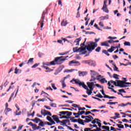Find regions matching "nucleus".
<instances>
[{
	"label": "nucleus",
	"mask_w": 131,
	"mask_h": 131,
	"mask_svg": "<svg viewBox=\"0 0 131 131\" xmlns=\"http://www.w3.org/2000/svg\"><path fill=\"white\" fill-rule=\"evenodd\" d=\"M86 45L84 47H81L78 48V52H82V51H85V50H87L89 52H92L93 50H95V48H97V45H93L92 43L88 44V42L86 43Z\"/></svg>",
	"instance_id": "obj_1"
},
{
	"label": "nucleus",
	"mask_w": 131,
	"mask_h": 131,
	"mask_svg": "<svg viewBox=\"0 0 131 131\" xmlns=\"http://www.w3.org/2000/svg\"><path fill=\"white\" fill-rule=\"evenodd\" d=\"M68 58V56L65 57V56H60L57 57L55 58V59L53 60V62L55 63L56 64H57L58 65H60L63 63V61H65L66 60V58Z\"/></svg>",
	"instance_id": "obj_2"
},
{
	"label": "nucleus",
	"mask_w": 131,
	"mask_h": 131,
	"mask_svg": "<svg viewBox=\"0 0 131 131\" xmlns=\"http://www.w3.org/2000/svg\"><path fill=\"white\" fill-rule=\"evenodd\" d=\"M116 82H117V83L120 84V88H126L127 86H128V85H126L125 84H131V83L126 82L125 81H123L121 80H116Z\"/></svg>",
	"instance_id": "obj_3"
},
{
	"label": "nucleus",
	"mask_w": 131,
	"mask_h": 131,
	"mask_svg": "<svg viewBox=\"0 0 131 131\" xmlns=\"http://www.w3.org/2000/svg\"><path fill=\"white\" fill-rule=\"evenodd\" d=\"M76 84H78L79 86H82L83 89L85 90H88L89 88H88V86L85 84H84V82L80 81V80H78V81L76 82Z\"/></svg>",
	"instance_id": "obj_4"
},
{
	"label": "nucleus",
	"mask_w": 131,
	"mask_h": 131,
	"mask_svg": "<svg viewBox=\"0 0 131 131\" xmlns=\"http://www.w3.org/2000/svg\"><path fill=\"white\" fill-rule=\"evenodd\" d=\"M84 62H85V64H88V65L90 66H93L94 67L96 66V62L93 60H84Z\"/></svg>",
	"instance_id": "obj_5"
},
{
	"label": "nucleus",
	"mask_w": 131,
	"mask_h": 131,
	"mask_svg": "<svg viewBox=\"0 0 131 131\" xmlns=\"http://www.w3.org/2000/svg\"><path fill=\"white\" fill-rule=\"evenodd\" d=\"M87 85L88 86V88H89L90 90H94V85H95V82H88Z\"/></svg>",
	"instance_id": "obj_6"
},
{
	"label": "nucleus",
	"mask_w": 131,
	"mask_h": 131,
	"mask_svg": "<svg viewBox=\"0 0 131 131\" xmlns=\"http://www.w3.org/2000/svg\"><path fill=\"white\" fill-rule=\"evenodd\" d=\"M100 38H99L98 39H95V42H93V41L88 42V45H90V43H92V45H96V47H98V44L97 43V42H98V41H99V40H100Z\"/></svg>",
	"instance_id": "obj_7"
},
{
	"label": "nucleus",
	"mask_w": 131,
	"mask_h": 131,
	"mask_svg": "<svg viewBox=\"0 0 131 131\" xmlns=\"http://www.w3.org/2000/svg\"><path fill=\"white\" fill-rule=\"evenodd\" d=\"M52 118L53 119L54 121H56V122H57V123H59V122H60V120H59L57 115H53Z\"/></svg>",
	"instance_id": "obj_8"
},
{
	"label": "nucleus",
	"mask_w": 131,
	"mask_h": 131,
	"mask_svg": "<svg viewBox=\"0 0 131 131\" xmlns=\"http://www.w3.org/2000/svg\"><path fill=\"white\" fill-rule=\"evenodd\" d=\"M99 19H100L101 21H102L103 20H106V19H109V15L107 14L104 16H102L99 17Z\"/></svg>",
	"instance_id": "obj_9"
},
{
	"label": "nucleus",
	"mask_w": 131,
	"mask_h": 131,
	"mask_svg": "<svg viewBox=\"0 0 131 131\" xmlns=\"http://www.w3.org/2000/svg\"><path fill=\"white\" fill-rule=\"evenodd\" d=\"M102 10H103V12H105V13H109V10H108V8H107V6H103Z\"/></svg>",
	"instance_id": "obj_10"
},
{
	"label": "nucleus",
	"mask_w": 131,
	"mask_h": 131,
	"mask_svg": "<svg viewBox=\"0 0 131 131\" xmlns=\"http://www.w3.org/2000/svg\"><path fill=\"white\" fill-rule=\"evenodd\" d=\"M79 76H84V75H86L88 74V73L86 72H81V71H79Z\"/></svg>",
	"instance_id": "obj_11"
},
{
	"label": "nucleus",
	"mask_w": 131,
	"mask_h": 131,
	"mask_svg": "<svg viewBox=\"0 0 131 131\" xmlns=\"http://www.w3.org/2000/svg\"><path fill=\"white\" fill-rule=\"evenodd\" d=\"M31 121H33L34 122H35V123H38L39 121H41L40 119L38 118H35L34 119H31Z\"/></svg>",
	"instance_id": "obj_12"
},
{
	"label": "nucleus",
	"mask_w": 131,
	"mask_h": 131,
	"mask_svg": "<svg viewBox=\"0 0 131 131\" xmlns=\"http://www.w3.org/2000/svg\"><path fill=\"white\" fill-rule=\"evenodd\" d=\"M80 40H81V38L80 37L79 38H77L74 41V42L76 43V46H79V42L80 41Z\"/></svg>",
	"instance_id": "obj_13"
},
{
	"label": "nucleus",
	"mask_w": 131,
	"mask_h": 131,
	"mask_svg": "<svg viewBox=\"0 0 131 131\" xmlns=\"http://www.w3.org/2000/svg\"><path fill=\"white\" fill-rule=\"evenodd\" d=\"M67 120H63L62 121H59V123H62V124H60V125H65V126H67V124H66V121Z\"/></svg>",
	"instance_id": "obj_14"
},
{
	"label": "nucleus",
	"mask_w": 131,
	"mask_h": 131,
	"mask_svg": "<svg viewBox=\"0 0 131 131\" xmlns=\"http://www.w3.org/2000/svg\"><path fill=\"white\" fill-rule=\"evenodd\" d=\"M78 123L82 125H84V121L81 119H78Z\"/></svg>",
	"instance_id": "obj_15"
},
{
	"label": "nucleus",
	"mask_w": 131,
	"mask_h": 131,
	"mask_svg": "<svg viewBox=\"0 0 131 131\" xmlns=\"http://www.w3.org/2000/svg\"><path fill=\"white\" fill-rule=\"evenodd\" d=\"M103 98H104L105 99H117V98L116 97L109 96L108 95H105V96H103Z\"/></svg>",
	"instance_id": "obj_16"
},
{
	"label": "nucleus",
	"mask_w": 131,
	"mask_h": 131,
	"mask_svg": "<svg viewBox=\"0 0 131 131\" xmlns=\"http://www.w3.org/2000/svg\"><path fill=\"white\" fill-rule=\"evenodd\" d=\"M110 82H111V83H113V84L115 85V86H120V84H119V83L117 84L116 82L112 80H111Z\"/></svg>",
	"instance_id": "obj_17"
},
{
	"label": "nucleus",
	"mask_w": 131,
	"mask_h": 131,
	"mask_svg": "<svg viewBox=\"0 0 131 131\" xmlns=\"http://www.w3.org/2000/svg\"><path fill=\"white\" fill-rule=\"evenodd\" d=\"M45 64L46 66H51V65H56V63H54V61H52L50 62H46Z\"/></svg>",
	"instance_id": "obj_18"
},
{
	"label": "nucleus",
	"mask_w": 131,
	"mask_h": 131,
	"mask_svg": "<svg viewBox=\"0 0 131 131\" xmlns=\"http://www.w3.org/2000/svg\"><path fill=\"white\" fill-rule=\"evenodd\" d=\"M43 68H44L45 69H46V70H47V71H46L45 72H50L51 71H53V70L50 69V68H49L47 66H43Z\"/></svg>",
	"instance_id": "obj_19"
},
{
	"label": "nucleus",
	"mask_w": 131,
	"mask_h": 131,
	"mask_svg": "<svg viewBox=\"0 0 131 131\" xmlns=\"http://www.w3.org/2000/svg\"><path fill=\"white\" fill-rule=\"evenodd\" d=\"M93 91H94V90H89V89L86 90V93L88 94V96H91V95L93 94Z\"/></svg>",
	"instance_id": "obj_20"
},
{
	"label": "nucleus",
	"mask_w": 131,
	"mask_h": 131,
	"mask_svg": "<svg viewBox=\"0 0 131 131\" xmlns=\"http://www.w3.org/2000/svg\"><path fill=\"white\" fill-rule=\"evenodd\" d=\"M101 46L102 47H109V44L107 43V41H104L101 43Z\"/></svg>",
	"instance_id": "obj_21"
},
{
	"label": "nucleus",
	"mask_w": 131,
	"mask_h": 131,
	"mask_svg": "<svg viewBox=\"0 0 131 131\" xmlns=\"http://www.w3.org/2000/svg\"><path fill=\"white\" fill-rule=\"evenodd\" d=\"M97 121H99L100 122H101V120H99V119L95 118L91 122V123H92L93 124H95L96 123H97Z\"/></svg>",
	"instance_id": "obj_22"
},
{
	"label": "nucleus",
	"mask_w": 131,
	"mask_h": 131,
	"mask_svg": "<svg viewBox=\"0 0 131 131\" xmlns=\"http://www.w3.org/2000/svg\"><path fill=\"white\" fill-rule=\"evenodd\" d=\"M66 114H67V115L66 116L69 119V117H70V116H71V115H72V112H69V111H67Z\"/></svg>",
	"instance_id": "obj_23"
},
{
	"label": "nucleus",
	"mask_w": 131,
	"mask_h": 131,
	"mask_svg": "<svg viewBox=\"0 0 131 131\" xmlns=\"http://www.w3.org/2000/svg\"><path fill=\"white\" fill-rule=\"evenodd\" d=\"M5 111H6L5 115H8L9 112H11V111H12V110L10 108H6L5 109Z\"/></svg>",
	"instance_id": "obj_24"
},
{
	"label": "nucleus",
	"mask_w": 131,
	"mask_h": 131,
	"mask_svg": "<svg viewBox=\"0 0 131 131\" xmlns=\"http://www.w3.org/2000/svg\"><path fill=\"white\" fill-rule=\"evenodd\" d=\"M71 64H79V62L75 60H72L69 62V65H71Z\"/></svg>",
	"instance_id": "obj_25"
},
{
	"label": "nucleus",
	"mask_w": 131,
	"mask_h": 131,
	"mask_svg": "<svg viewBox=\"0 0 131 131\" xmlns=\"http://www.w3.org/2000/svg\"><path fill=\"white\" fill-rule=\"evenodd\" d=\"M73 115H75V118H79V112H78V113H73Z\"/></svg>",
	"instance_id": "obj_26"
},
{
	"label": "nucleus",
	"mask_w": 131,
	"mask_h": 131,
	"mask_svg": "<svg viewBox=\"0 0 131 131\" xmlns=\"http://www.w3.org/2000/svg\"><path fill=\"white\" fill-rule=\"evenodd\" d=\"M68 23H66V21H65L64 19L62 20L61 23V26H66Z\"/></svg>",
	"instance_id": "obj_27"
},
{
	"label": "nucleus",
	"mask_w": 131,
	"mask_h": 131,
	"mask_svg": "<svg viewBox=\"0 0 131 131\" xmlns=\"http://www.w3.org/2000/svg\"><path fill=\"white\" fill-rule=\"evenodd\" d=\"M108 42H109V43H114V42H119V40H116L114 41L113 40H109L108 41Z\"/></svg>",
	"instance_id": "obj_28"
},
{
	"label": "nucleus",
	"mask_w": 131,
	"mask_h": 131,
	"mask_svg": "<svg viewBox=\"0 0 131 131\" xmlns=\"http://www.w3.org/2000/svg\"><path fill=\"white\" fill-rule=\"evenodd\" d=\"M74 118H75V117L70 119V120H71L72 122H78V119L77 120Z\"/></svg>",
	"instance_id": "obj_29"
},
{
	"label": "nucleus",
	"mask_w": 131,
	"mask_h": 131,
	"mask_svg": "<svg viewBox=\"0 0 131 131\" xmlns=\"http://www.w3.org/2000/svg\"><path fill=\"white\" fill-rule=\"evenodd\" d=\"M102 129H106V130H108L109 131L110 127H109L108 126H102Z\"/></svg>",
	"instance_id": "obj_30"
},
{
	"label": "nucleus",
	"mask_w": 131,
	"mask_h": 131,
	"mask_svg": "<svg viewBox=\"0 0 131 131\" xmlns=\"http://www.w3.org/2000/svg\"><path fill=\"white\" fill-rule=\"evenodd\" d=\"M40 123L38 124V125L39 126H42V127H43L45 126V123L41 120V121H39Z\"/></svg>",
	"instance_id": "obj_31"
},
{
	"label": "nucleus",
	"mask_w": 131,
	"mask_h": 131,
	"mask_svg": "<svg viewBox=\"0 0 131 131\" xmlns=\"http://www.w3.org/2000/svg\"><path fill=\"white\" fill-rule=\"evenodd\" d=\"M100 82L101 83H105V82L107 83V81L105 78H102L101 80H100Z\"/></svg>",
	"instance_id": "obj_32"
},
{
	"label": "nucleus",
	"mask_w": 131,
	"mask_h": 131,
	"mask_svg": "<svg viewBox=\"0 0 131 131\" xmlns=\"http://www.w3.org/2000/svg\"><path fill=\"white\" fill-rule=\"evenodd\" d=\"M119 75H118L117 74H113V77L114 78H115V79H119Z\"/></svg>",
	"instance_id": "obj_33"
},
{
	"label": "nucleus",
	"mask_w": 131,
	"mask_h": 131,
	"mask_svg": "<svg viewBox=\"0 0 131 131\" xmlns=\"http://www.w3.org/2000/svg\"><path fill=\"white\" fill-rule=\"evenodd\" d=\"M45 115H49V116H52V113L51 112L47 111L46 110H45Z\"/></svg>",
	"instance_id": "obj_34"
},
{
	"label": "nucleus",
	"mask_w": 131,
	"mask_h": 131,
	"mask_svg": "<svg viewBox=\"0 0 131 131\" xmlns=\"http://www.w3.org/2000/svg\"><path fill=\"white\" fill-rule=\"evenodd\" d=\"M116 125L119 127V128H124V126L123 125H122L121 124H117Z\"/></svg>",
	"instance_id": "obj_35"
},
{
	"label": "nucleus",
	"mask_w": 131,
	"mask_h": 131,
	"mask_svg": "<svg viewBox=\"0 0 131 131\" xmlns=\"http://www.w3.org/2000/svg\"><path fill=\"white\" fill-rule=\"evenodd\" d=\"M91 121H92V120L86 118H85V120H84V122H85L86 123H89V122H91Z\"/></svg>",
	"instance_id": "obj_36"
},
{
	"label": "nucleus",
	"mask_w": 131,
	"mask_h": 131,
	"mask_svg": "<svg viewBox=\"0 0 131 131\" xmlns=\"http://www.w3.org/2000/svg\"><path fill=\"white\" fill-rule=\"evenodd\" d=\"M73 51L74 53H77V52H78V47L73 48Z\"/></svg>",
	"instance_id": "obj_37"
},
{
	"label": "nucleus",
	"mask_w": 131,
	"mask_h": 131,
	"mask_svg": "<svg viewBox=\"0 0 131 131\" xmlns=\"http://www.w3.org/2000/svg\"><path fill=\"white\" fill-rule=\"evenodd\" d=\"M102 53H103V54H105V55H106V56H110V54L109 53H108V52L106 50H103Z\"/></svg>",
	"instance_id": "obj_38"
},
{
	"label": "nucleus",
	"mask_w": 131,
	"mask_h": 131,
	"mask_svg": "<svg viewBox=\"0 0 131 131\" xmlns=\"http://www.w3.org/2000/svg\"><path fill=\"white\" fill-rule=\"evenodd\" d=\"M95 97H97L98 98H100V99L104 98V96H102L101 93H99V94L95 95Z\"/></svg>",
	"instance_id": "obj_39"
},
{
	"label": "nucleus",
	"mask_w": 131,
	"mask_h": 131,
	"mask_svg": "<svg viewBox=\"0 0 131 131\" xmlns=\"http://www.w3.org/2000/svg\"><path fill=\"white\" fill-rule=\"evenodd\" d=\"M33 58H30L28 62H27V64H29V63H33Z\"/></svg>",
	"instance_id": "obj_40"
},
{
	"label": "nucleus",
	"mask_w": 131,
	"mask_h": 131,
	"mask_svg": "<svg viewBox=\"0 0 131 131\" xmlns=\"http://www.w3.org/2000/svg\"><path fill=\"white\" fill-rule=\"evenodd\" d=\"M85 41H86V38H85V40L84 41V42H83V43H81L80 45V47H82V48H83V47H85Z\"/></svg>",
	"instance_id": "obj_41"
},
{
	"label": "nucleus",
	"mask_w": 131,
	"mask_h": 131,
	"mask_svg": "<svg viewBox=\"0 0 131 131\" xmlns=\"http://www.w3.org/2000/svg\"><path fill=\"white\" fill-rule=\"evenodd\" d=\"M35 114V112L33 111L32 114H28V117H30V116H34V114Z\"/></svg>",
	"instance_id": "obj_42"
},
{
	"label": "nucleus",
	"mask_w": 131,
	"mask_h": 131,
	"mask_svg": "<svg viewBox=\"0 0 131 131\" xmlns=\"http://www.w3.org/2000/svg\"><path fill=\"white\" fill-rule=\"evenodd\" d=\"M124 46H128L129 47H130V42H128V41H125L124 43Z\"/></svg>",
	"instance_id": "obj_43"
},
{
	"label": "nucleus",
	"mask_w": 131,
	"mask_h": 131,
	"mask_svg": "<svg viewBox=\"0 0 131 131\" xmlns=\"http://www.w3.org/2000/svg\"><path fill=\"white\" fill-rule=\"evenodd\" d=\"M45 16H46V12H43L42 14V16L41 17V20H44Z\"/></svg>",
	"instance_id": "obj_44"
},
{
	"label": "nucleus",
	"mask_w": 131,
	"mask_h": 131,
	"mask_svg": "<svg viewBox=\"0 0 131 131\" xmlns=\"http://www.w3.org/2000/svg\"><path fill=\"white\" fill-rule=\"evenodd\" d=\"M50 105L51 107H57V104L55 103H50Z\"/></svg>",
	"instance_id": "obj_45"
},
{
	"label": "nucleus",
	"mask_w": 131,
	"mask_h": 131,
	"mask_svg": "<svg viewBox=\"0 0 131 131\" xmlns=\"http://www.w3.org/2000/svg\"><path fill=\"white\" fill-rule=\"evenodd\" d=\"M101 51V47H98L96 49H95V52H97L99 53Z\"/></svg>",
	"instance_id": "obj_46"
},
{
	"label": "nucleus",
	"mask_w": 131,
	"mask_h": 131,
	"mask_svg": "<svg viewBox=\"0 0 131 131\" xmlns=\"http://www.w3.org/2000/svg\"><path fill=\"white\" fill-rule=\"evenodd\" d=\"M47 119L48 120V121H50V122H51L53 120L52 118L50 116H47Z\"/></svg>",
	"instance_id": "obj_47"
},
{
	"label": "nucleus",
	"mask_w": 131,
	"mask_h": 131,
	"mask_svg": "<svg viewBox=\"0 0 131 131\" xmlns=\"http://www.w3.org/2000/svg\"><path fill=\"white\" fill-rule=\"evenodd\" d=\"M32 126V128L33 129H34V130H36V127H37V125L36 124H33V126Z\"/></svg>",
	"instance_id": "obj_48"
},
{
	"label": "nucleus",
	"mask_w": 131,
	"mask_h": 131,
	"mask_svg": "<svg viewBox=\"0 0 131 131\" xmlns=\"http://www.w3.org/2000/svg\"><path fill=\"white\" fill-rule=\"evenodd\" d=\"M19 71H20V70L18 69L17 68H16L15 69L14 73H15V74H17V73H19Z\"/></svg>",
	"instance_id": "obj_49"
},
{
	"label": "nucleus",
	"mask_w": 131,
	"mask_h": 131,
	"mask_svg": "<svg viewBox=\"0 0 131 131\" xmlns=\"http://www.w3.org/2000/svg\"><path fill=\"white\" fill-rule=\"evenodd\" d=\"M94 27H96V28L97 29H98V30H100L101 31H102V29H100V28H99V27H98V25H97L96 24H94Z\"/></svg>",
	"instance_id": "obj_50"
},
{
	"label": "nucleus",
	"mask_w": 131,
	"mask_h": 131,
	"mask_svg": "<svg viewBox=\"0 0 131 131\" xmlns=\"http://www.w3.org/2000/svg\"><path fill=\"white\" fill-rule=\"evenodd\" d=\"M63 78H64L63 79H61L60 81V82H61L62 84L65 83V79L67 78V77H64Z\"/></svg>",
	"instance_id": "obj_51"
},
{
	"label": "nucleus",
	"mask_w": 131,
	"mask_h": 131,
	"mask_svg": "<svg viewBox=\"0 0 131 131\" xmlns=\"http://www.w3.org/2000/svg\"><path fill=\"white\" fill-rule=\"evenodd\" d=\"M91 129H93V127L91 128H84V131H90Z\"/></svg>",
	"instance_id": "obj_52"
},
{
	"label": "nucleus",
	"mask_w": 131,
	"mask_h": 131,
	"mask_svg": "<svg viewBox=\"0 0 131 131\" xmlns=\"http://www.w3.org/2000/svg\"><path fill=\"white\" fill-rule=\"evenodd\" d=\"M60 114L61 115H65L67 113V111H62V112H59Z\"/></svg>",
	"instance_id": "obj_53"
},
{
	"label": "nucleus",
	"mask_w": 131,
	"mask_h": 131,
	"mask_svg": "<svg viewBox=\"0 0 131 131\" xmlns=\"http://www.w3.org/2000/svg\"><path fill=\"white\" fill-rule=\"evenodd\" d=\"M97 124H98L99 127H102V124L101 123V122H100V121H97Z\"/></svg>",
	"instance_id": "obj_54"
},
{
	"label": "nucleus",
	"mask_w": 131,
	"mask_h": 131,
	"mask_svg": "<svg viewBox=\"0 0 131 131\" xmlns=\"http://www.w3.org/2000/svg\"><path fill=\"white\" fill-rule=\"evenodd\" d=\"M119 107H125V106H126V104H124V103H121L120 104H118Z\"/></svg>",
	"instance_id": "obj_55"
},
{
	"label": "nucleus",
	"mask_w": 131,
	"mask_h": 131,
	"mask_svg": "<svg viewBox=\"0 0 131 131\" xmlns=\"http://www.w3.org/2000/svg\"><path fill=\"white\" fill-rule=\"evenodd\" d=\"M38 57H39V58H41V56H43V53H42L41 52H38Z\"/></svg>",
	"instance_id": "obj_56"
},
{
	"label": "nucleus",
	"mask_w": 131,
	"mask_h": 131,
	"mask_svg": "<svg viewBox=\"0 0 131 131\" xmlns=\"http://www.w3.org/2000/svg\"><path fill=\"white\" fill-rule=\"evenodd\" d=\"M51 85L53 89L57 90V87L55 86V83H52Z\"/></svg>",
	"instance_id": "obj_57"
},
{
	"label": "nucleus",
	"mask_w": 131,
	"mask_h": 131,
	"mask_svg": "<svg viewBox=\"0 0 131 131\" xmlns=\"http://www.w3.org/2000/svg\"><path fill=\"white\" fill-rule=\"evenodd\" d=\"M59 118L60 119H63V118H66V119H68V117H66V116H62L61 117H60Z\"/></svg>",
	"instance_id": "obj_58"
},
{
	"label": "nucleus",
	"mask_w": 131,
	"mask_h": 131,
	"mask_svg": "<svg viewBox=\"0 0 131 131\" xmlns=\"http://www.w3.org/2000/svg\"><path fill=\"white\" fill-rule=\"evenodd\" d=\"M114 71H117V72H119V71L118 70V68L117 67H114Z\"/></svg>",
	"instance_id": "obj_59"
},
{
	"label": "nucleus",
	"mask_w": 131,
	"mask_h": 131,
	"mask_svg": "<svg viewBox=\"0 0 131 131\" xmlns=\"http://www.w3.org/2000/svg\"><path fill=\"white\" fill-rule=\"evenodd\" d=\"M108 38L110 39H116V38H117V37L109 36V37H108Z\"/></svg>",
	"instance_id": "obj_60"
},
{
	"label": "nucleus",
	"mask_w": 131,
	"mask_h": 131,
	"mask_svg": "<svg viewBox=\"0 0 131 131\" xmlns=\"http://www.w3.org/2000/svg\"><path fill=\"white\" fill-rule=\"evenodd\" d=\"M43 22H44L43 20H41V26H40L41 28H42V27H43V24H44Z\"/></svg>",
	"instance_id": "obj_61"
},
{
	"label": "nucleus",
	"mask_w": 131,
	"mask_h": 131,
	"mask_svg": "<svg viewBox=\"0 0 131 131\" xmlns=\"http://www.w3.org/2000/svg\"><path fill=\"white\" fill-rule=\"evenodd\" d=\"M38 65H39V64L36 63L32 67V68H36Z\"/></svg>",
	"instance_id": "obj_62"
},
{
	"label": "nucleus",
	"mask_w": 131,
	"mask_h": 131,
	"mask_svg": "<svg viewBox=\"0 0 131 131\" xmlns=\"http://www.w3.org/2000/svg\"><path fill=\"white\" fill-rule=\"evenodd\" d=\"M79 80L75 79H73L72 80L70 81V82H72V81H74L75 83L76 84V81H78Z\"/></svg>",
	"instance_id": "obj_63"
},
{
	"label": "nucleus",
	"mask_w": 131,
	"mask_h": 131,
	"mask_svg": "<svg viewBox=\"0 0 131 131\" xmlns=\"http://www.w3.org/2000/svg\"><path fill=\"white\" fill-rule=\"evenodd\" d=\"M95 131H101L102 130V129L100 128H98V127L96 128V129H94Z\"/></svg>",
	"instance_id": "obj_64"
}]
</instances>
